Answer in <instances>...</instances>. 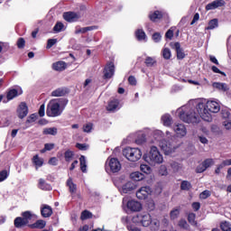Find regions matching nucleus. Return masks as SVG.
Returning a JSON list of instances; mask_svg holds the SVG:
<instances>
[{"label":"nucleus","mask_w":231,"mask_h":231,"mask_svg":"<svg viewBox=\"0 0 231 231\" xmlns=\"http://www.w3.org/2000/svg\"><path fill=\"white\" fill-rule=\"evenodd\" d=\"M189 104L196 106L198 115L205 122H210L212 120V113H219L221 111V106L217 101L208 100L207 103H203L198 100H189Z\"/></svg>","instance_id":"f257e3e1"},{"label":"nucleus","mask_w":231,"mask_h":231,"mask_svg":"<svg viewBox=\"0 0 231 231\" xmlns=\"http://www.w3.org/2000/svg\"><path fill=\"white\" fill-rule=\"evenodd\" d=\"M194 107L196 106L189 101L186 106L177 109L179 118L186 124H198L199 122V116L194 111Z\"/></svg>","instance_id":"f03ea898"},{"label":"nucleus","mask_w":231,"mask_h":231,"mask_svg":"<svg viewBox=\"0 0 231 231\" xmlns=\"http://www.w3.org/2000/svg\"><path fill=\"white\" fill-rule=\"evenodd\" d=\"M153 137L157 142H159V147L163 151L164 154L169 155L172 154L174 151L178 149V146L165 141L162 140L163 138V132L162 130H156L153 133Z\"/></svg>","instance_id":"7ed1b4c3"},{"label":"nucleus","mask_w":231,"mask_h":231,"mask_svg":"<svg viewBox=\"0 0 231 231\" xmlns=\"http://www.w3.org/2000/svg\"><path fill=\"white\" fill-rule=\"evenodd\" d=\"M145 162L150 165H160L163 163V155L158 150V147L152 146L147 156H144Z\"/></svg>","instance_id":"20e7f679"},{"label":"nucleus","mask_w":231,"mask_h":231,"mask_svg":"<svg viewBox=\"0 0 231 231\" xmlns=\"http://www.w3.org/2000/svg\"><path fill=\"white\" fill-rule=\"evenodd\" d=\"M132 223L134 225H139L140 226H150L152 223V217L147 212H142L137 215H134L132 217Z\"/></svg>","instance_id":"39448f33"},{"label":"nucleus","mask_w":231,"mask_h":231,"mask_svg":"<svg viewBox=\"0 0 231 231\" xmlns=\"http://www.w3.org/2000/svg\"><path fill=\"white\" fill-rule=\"evenodd\" d=\"M47 116H60L62 115V109L60 108V103L59 99H52L49 102L46 111Z\"/></svg>","instance_id":"423d86ee"},{"label":"nucleus","mask_w":231,"mask_h":231,"mask_svg":"<svg viewBox=\"0 0 231 231\" xmlns=\"http://www.w3.org/2000/svg\"><path fill=\"white\" fill-rule=\"evenodd\" d=\"M123 154L129 162H138L142 158V151L138 148L127 147L123 151Z\"/></svg>","instance_id":"0eeeda50"},{"label":"nucleus","mask_w":231,"mask_h":231,"mask_svg":"<svg viewBox=\"0 0 231 231\" xmlns=\"http://www.w3.org/2000/svg\"><path fill=\"white\" fill-rule=\"evenodd\" d=\"M222 118L224 119L222 125L226 131H231V112L228 109H223L221 111Z\"/></svg>","instance_id":"6e6552de"},{"label":"nucleus","mask_w":231,"mask_h":231,"mask_svg":"<svg viewBox=\"0 0 231 231\" xmlns=\"http://www.w3.org/2000/svg\"><path fill=\"white\" fill-rule=\"evenodd\" d=\"M173 131L177 138H184V136H187V127L183 124H175L173 125Z\"/></svg>","instance_id":"1a4fd4ad"},{"label":"nucleus","mask_w":231,"mask_h":231,"mask_svg":"<svg viewBox=\"0 0 231 231\" xmlns=\"http://www.w3.org/2000/svg\"><path fill=\"white\" fill-rule=\"evenodd\" d=\"M106 165H108L111 172H118L122 169V164H120V161L116 158L108 159Z\"/></svg>","instance_id":"9d476101"},{"label":"nucleus","mask_w":231,"mask_h":231,"mask_svg":"<svg viewBox=\"0 0 231 231\" xmlns=\"http://www.w3.org/2000/svg\"><path fill=\"white\" fill-rule=\"evenodd\" d=\"M152 193V190L151 189V188L148 186H144L136 191V198L138 199H147V198H149Z\"/></svg>","instance_id":"9b49d317"},{"label":"nucleus","mask_w":231,"mask_h":231,"mask_svg":"<svg viewBox=\"0 0 231 231\" xmlns=\"http://www.w3.org/2000/svg\"><path fill=\"white\" fill-rule=\"evenodd\" d=\"M126 207L131 212H140L143 208L142 203L134 199L128 200L126 203Z\"/></svg>","instance_id":"f8f14e48"},{"label":"nucleus","mask_w":231,"mask_h":231,"mask_svg":"<svg viewBox=\"0 0 231 231\" xmlns=\"http://www.w3.org/2000/svg\"><path fill=\"white\" fill-rule=\"evenodd\" d=\"M137 187L138 186L136 185V183L133 181H128L122 186V188L120 189V192L121 194H129V192H133V190H136Z\"/></svg>","instance_id":"ddd939ff"},{"label":"nucleus","mask_w":231,"mask_h":231,"mask_svg":"<svg viewBox=\"0 0 231 231\" xmlns=\"http://www.w3.org/2000/svg\"><path fill=\"white\" fill-rule=\"evenodd\" d=\"M225 5H226L225 0H214L206 5V10L207 12L216 10L217 8H221V6H225Z\"/></svg>","instance_id":"4468645a"},{"label":"nucleus","mask_w":231,"mask_h":231,"mask_svg":"<svg viewBox=\"0 0 231 231\" xmlns=\"http://www.w3.org/2000/svg\"><path fill=\"white\" fill-rule=\"evenodd\" d=\"M214 165V159H206L200 165L197 167V172L201 173L205 172L208 167H212Z\"/></svg>","instance_id":"2eb2a0df"},{"label":"nucleus","mask_w":231,"mask_h":231,"mask_svg":"<svg viewBox=\"0 0 231 231\" xmlns=\"http://www.w3.org/2000/svg\"><path fill=\"white\" fill-rule=\"evenodd\" d=\"M171 48H172V50H175L177 53V59H179L180 60L185 59V52H183V49H181V45L180 44V42H171Z\"/></svg>","instance_id":"dca6fc26"},{"label":"nucleus","mask_w":231,"mask_h":231,"mask_svg":"<svg viewBox=\"0 0 231 231\" xmlns=\"http://www.w3.org/2000/svg\"><path fill=\"white\" fill-rule=\"evenodd\" d=\"M115 75V63L110 62L105 67L104 77L105 79H111Z\"/></svg>","instance_id":"f3484780"},{"label":"nucleus","mask_w":231,"mask_h":231,"mask_svg":"<svg viewBox=\"0 0 231 231\" xmlns=\"http://www.w3.org/2000/svg\"><path fill=\"white\" fill-rule=\"evenodd\" d=\"M63 18L68 23H75V21H79V19H80V14L73 12H68L63 14Z\"/></svg>","instance_id":"a211bd4d"},{"label":"nucleus","mask_w":231,"mask_h":231,"mask_svg":"<svg viewBox=\"0 0 231 231\" xmlns=\"http://www.w3.org/2000/svg\"><path fill=\"white\" fill-rule=\"evenodd\" d=\"M17 114L20 118H24L28 116V106H26V103H21L19 105Z\"/></svg>","instance_id":"6ab92c4d"},{"label":"nucleus","mask_w":231,"mask_h":231,"mask_svg":"<svg viewBox=\"0 0 231 231\" xmlns=\"http://www.w3.org/2000/svg\"><path fill=\"white\" fill-rule=\"evenodd\" d=\"M41 214L42 217H51V214H53V209L49 205L43 204L41 207Z\"/></svg>","instance_id":"aec40b11"},{"label":"nucleus","mask_w":231,"mask_h":231,"mask_svg":"<svg viewBox=\"0 0 231 231\" xmlns=\"http://www.w3.org/2000/svg\"><path fill=\"white\" fill-rule=\"evenodd\" d=\"M213 88L215 89H217L218 91H228V89H230V88L226 85V83H221V82H214L212 84Z\"/></svg>","instance_id":"412c9836"},{"label":"nucleus","mask_w":231,"mask_h":231,"mask_svg":"<svg viewBox=\"0 0 231 231\" xmlns=\"http://www.w3.org/2000/svg\"><path fill=\"white\" fill-rule=\"evenodd\" d=\"M66 185L69 187V191L70 194H77V184L73 183V179L69 178Z\"/></svg>","instance_id":"4be33fe9"},{"label":"nucleus","mask_w":231,"mask_h":231,"mask_svg":"<svg viewBox=\"0 0 231 231\" xmlns=\"http://www.w3.org/2000/svg\"><path fill=\"white\" fill-rule=\"evenodd\" d=\"M162 122L165 127H171L172 125V117L169 114H165L162 116Z\"/></svg>","instance_id":"5701e85b"},{"label":"nucleus","mask_w":231,"mask_h":231,"mask_svg":"<svg viewBox=\"0 0 231 231\" xmlns=\"http://www.w3.org/2000/svg\"><path fill=\"white\" fill-rule=\"evenodd\" d=\"M116 109H120V102L117 99L110 101L107 106V111H116Z\"/></svg>","instance_id":"b1692460"},{"label":"nucleus","mask_w":231,"mask_h":231,"mask_svg":"<svg viewBox=\"0 0 231 231\" xmlns=\"http://www.w3.org/2000/svg\"><path fill=\"white\" fill-rule=\"evenodd\" d=\"M26 225H28V221L21 217H18L14 219V226L16 228H23V226H26Z\"/></svg>","instance_id":"393cba45"},{"label":"nucleus","mask_w":231,"mask_h":231,"mask_svg":"<svg viewBox=\"0 0 231 231\" xmlns=\"http://www.w3.org/2000/svg\"><path fill=\"white\" fill-rule=\"evenodd\" d=\"M66 62L57 61L56 63L52 64V69H55V71H64V69H66Z\"/></svg>","instance_id":"a878e982"},{"label":"nucleus","mask_w":231,"mask_h":231,"mask_svg":"<svg viewBox=\"0 0 231 231\" xmlns=\"http://www.w3.org/2000/svg\"><path fill=\"white\" fill-rule=\"evenodd\" d=\"M130 178L134 180V181H142V180H144L145 175L140 171H134L130 174Z\"/></svg>","instance_id":"bb28decb"},{"label":"nucleus","mask_w":231,"mask_h":231,"mask_svg":"<svg viewBox=\"0 0 231 231\" xmlns=\"http://www.w3.org/2000/svg\"><path fill=\"white\" fill-rule=\"evenodd\" d=\"M149 17H150L151 21H153L154 23H156L163 17V14L160 11H155L153 13H151Z\"/></svg>","instance_id":"cd10ccee"},{"label":"nucleus","mask_w":231,"mask_h":231,"mask_svg":"<svg viewBox=\"0 0 231 231\" xmlns=\"http://www.w3.org/2000/svg\"><path fill=\"white\" fill-rule=\"evenodd\" d=\"M38 187L42 190H51V185L46 183V180H44L43 179L39 180Z\"/></svg>","instance_id":"c85d7f7f"},{"label":"nucleus","mask_w":231,"mask_h":231,"mask_svg":"<svg viewBox=\"0 0 231 231\" xmlns=\"http://www.w3.org/2000/svg\"><path fill=\"white\" fill-rule=\"evenodd\" d=\"M98 27L97 26H88V27H83V28H79V29H77L75 31V33L76 34H79V33H86L87 32H91L93 30H97Z\"/></svg>","instance_id":"c756f323"},{"label":"nucleus","mask_w":231,"mask_h":231,"mask_svg":"<svg viewBox=\"0 0 231 231\" xmlns=\"http://www.w3.org/2000/svg\"><path fill=\"white\" fill-rule=\"evenodd\" d=\"M32 163L35 164L36 169L37 167H42V165L44 164V160L41 157H39V155H34L32 157Z\"/></svg>","instance_id":"7c9ffc66"},{"label":"nucleus","mask_w":231,"mask_h":231,"mask_svg":"<svg viewBox=\"0 0 231 231\" xmlns=\"http://www.w3.org/2000/svg\"><path fill=\"white\" fill-rule=\"evenodd\" d=\"M135 37L138 39V41H146L147 35H145V32L143 30H137L135 32Z\"/></svg>","instance_id":"2f4dec72"},{"label":"nucleus","mask_w":231,"mask_h":231,"mask_svg":"<svg viewBox=\"0 0 231 231\" xmlns=\"http://www.w3.org/2000/svg\"><path fill=\"white\" fill-rule=\"evenodd\" d=\"M46 226V221L40 219L37 220L34 224L31 225V228H44Z\"/></svg>","instance_id":"473e14b6"},{"label":"nucleus","mask_w":231,"mask_h":231,"mask_svg":"<svg viewBox=\"0 0 231 231\" xmlns=\"http://www.w3.org/2000/svg\"><path fill=\"white\" fill-rule=\"evenodd\" d=\"M66 90L64 88H57L51 92V97H64Z\"/></svg>","instance_id":"72a5a7b5"},{"label":"nucleus","mask_w":231,"mask_h":231,"mask_svg":"<svg viewBox=\"0 0 231 231\" xmlns=\"http://www.w3.org/2000/svg\"><path fill=\"white\" fill-rule=\"evenodd\" d=\"M23 218L27 221V225L30 223V221H32V218L33 217V215L32 212L30 211H25L22 214Z\"/></svg>","instance_id":"f704fd0d"},{"label":"nucleus","mask_w":231,"mask_h":231,"mask_svg":"<svg viewBox=\"0 0 231 231\" xmlns=\"http://www.w3.org/2000/svg\"><path fill=\"white\" fill-rule=\"evenodd\" d=\"M17 95H19V92L17 91V89L13 88L8 91L7 99L14 100V98H15V97H17Z\"/></svg>","instance_id":"c9c22d12"},{"label":"nucleus","mask_w":231,"mask_h":231,"mask_svg":"<svg viewBox=\"0 0 231 231\" xmlns=\"http://www.w3.org/2000/svg\"><path fill=\"white\" fill-rule=\"evenodd\" d=\"M218 22L217 19L210 20L208 23V26L206 28V30H214L215 28H217Z\"/></svg>","instance_id":"e433bc0d"},{"label":"nucleus","mask_w":231,"mask_h":231,"mask_svg":"<svg viewBox=\"0 0 231 231\" xmlns=\"http://www.w3.org/2000/svg\"><path fill=\"white\" fill-rule=\"evenodd\" d=\"M73 156H75V153L71 150H67L64 153L65 161L69 162L71 160H73Z\"/></svg>","instance_id":"4c0bfd02"},{"label":"nucleus","mask_w":231,"mask_h":231,"mask_svg":"<svg viewBox=\"0 0 231 231\" xmlns=\"http://www.w3.org/2000/svg\"><path fill=\"white\" fill-rule=\"evenodd\" d=\"M43 134H51V136H55L57 134V128L56 127L45 128L43 130Z\"/></svg>","instance_id":"58836bf2"},{"label":"nucleus","mask_w":231,"mask_h":231,"mask_svg":"<svg viewBox=\"0 0 231 231\" xmlns=\"http://www.w3.org/2000/svg\"><path fill=\"white\" fill-rule=\"evenodd\" d=\"M91 217H93V214L88 210L83 211L80 216V219L82 221L86 219H91Z\"/></svg>","instance_id":"ea45409f"},{"label":"nucleus","mask_w":231,"mask_h":231,"mask_svg":"<svg viewBox=\"0 0 231 231\" xmlns=\"http://www.w3.org/2000/svg\"><path fill=\"white\" fill-rule=\"evenodd\" d=\"M181 190H190L192 189V185L188 180H183L180 184Z\"/></svg>","instance_id":"a19ab883"},{"label":"nucleus","mask_w":231,"mask_h":231,"mask_svg":"<svg viewBox=\"0 0 231 231\" xmlns=\"http://www.w3.org/2000/svg\"><path fill=\"white\" fill-rule=\"evenodd\" d=\"M162 57L163 59H165L166 60H169V59H171V57H172V54L171 52V49L169 48H164L162 50Z\"/></svg>","instance_id":"79ce46f5"},{"label":"nucleus","mask_w":231,"mask_h":231,"mask_svg":"<svg viewBox=\"0 0 231 231\" xmlns=\"http://www.w3.org/2000/svg\"><path fill=\"white\" fill-rule=\"evenodd\" d=\"M188 221L190 223V225H193V226H196L198 225V222H196V214L189 213L188 216Z\"/></svg>","instance_id":"37998d69"},{"label":"nucleus","mask_w":231,"mask_h":231,"mask_svg":"<svg viewBox=\"0 0 231 231\" xmlns=\"http://www.w3.org/2000/svg\"><path fill=\"white\" fill-rule=\"evenodd\" d=\"M64 30V23L58 22L55 26L53 27V31L56 32V33H59Z\"/></svg>","instance_id":"c03bdc74"},{"label":"nucleus","mask_w":231,"mask_h":231,"mask_svg":"<svg viewBox=\"0 0 231 231\" xmlns=\"http://www.w3.org/2000/svg\"><path fill=\"white\" fill-rule=\"evenodd\" d=\"M79 162H80V170L82 171V172H86V167H88V165L86 164V157L82 155L79 158Z\"/></svg>","instance_id":"a18cd8bd"},{"label":"nucleus","mask_w":231,"mask_h":231,"mask_svg":"<svg viewBox=\"0 0 231 231\" xmlns=\"http://www.w3.org/2000/svg\"><path fill=\"white\" fill-rule=\"evenodd\" d=\"M171 167L174 172H179V171H181L182 168L181 164L176 162H171Z\"/></svg>","instance_id":"49530a36"},{"label":"nucleus","mask_w":231,"mask_h":231,"mask_svg":"<svg viewBox=\"0 0 231 231\" xmlns=\"http://www.w3.org/2000/svg\"><path fill=\"white\" fill-rule=\"evenodd\" d=\"M144 63L148 68H151L152 66H154V64H156V60H154V58H152V57H147L145 59Z\"/></svg>","instance_id":"de8ad7c7"},{"label":"nucleus","mask_w":231,"mask_h":231,"mask_svg":"<svg viewBox=\"0 0 231 231\" xmlns=\"http://www.w3.org/2000/svg\"><path fill=\"white\" fill-rule=\"evenodd\" d=\"M178 216H180V208H174L170 213L171 219H178Z\"/></svg>","instance_id":"09e8293b"},{"label":"nucleus","mask_w":231,"mask_h":231,"mask_svg":"<svg viewBox=\"0 0 231 231\" xmlns=\"http://www.w3.org/2000/svg\"><path fill=\"white\" fill-rule=\"evenodd\" d=\"M140 169L144 174H151V166L147 164H141Z\"/></svg>","instance_id":"8fccbe9b"},{"label":"nucleus","mask_w":231,"mask_h":231,"mask_svg":"<svg viewBox=\"0 0 231 231\" xmlns=\"http://www.w3.org/2000/svg\"><path fill=\"white\" fill-rule=\"evenodd\" d=\"M91 131H93V124L87 123L83 125V132L84 133H90Z\"/></svg>","instance_id":"3c124183"},{"label":"nucleus","mask_w":231,"mask_h":231,"mask_svg":"<svg viewBox=\"0 0 231 231\" xmlns=\"http://www.w3.org/2000/svg\"><path fill=\"white\" fill-rule=\"evenodd\" d=\"M220 228L223 231H231L230 223H228V222H222L220 224Z\"/></svg>","instance_id":"603ef678"},{"label":"nucleus","mask_w":231,"mask_h":231,"mask_svg":"<svg viewBox=\"0 0 231 231\" xmlns=\"http://www.w3.org/2000/svg\"><path fill=\"white\" fill-rule=\"evenodd\" d=\"M159 174H161V176H167L169 174V171H167V166L161 165L159 169Z\"/></svg>","instance_id":"864d4df0"},{"label":"nucleus","mask_w":231,"mask_h":231,"mask_svg":"<svg viewBox=\"0 0 231 231\" xmlns=\"http://www.w3.org/2000/svg\"><path fill=\"white\" fill-rule=\"evenodd\" d=\"M77 149H79V151H88V149H89V145L86 144V143H77L76 144Z\"/></svg>","instance_id":"5fc2aeb1"},{"label":"nucleus","mask_w":231,"mask_h":231,"mask_svg":"<svg viewBox=\"0 0 231 231\" xmlns=\"http://www.w3.org/2000/svg\"><path fill=\"white\" fill-rule=\"evenodd\" d=\"M200 199H207V198H210V191L209 190H204L199 194Z\"/></svg>","instance_id":"6e6d98bb"},{"label":"nucleus","mask_w":231,"mask_h":231,"mask_svg":"<svg viewBox=\"0 0 231 231\" xmlns=\"http://www.w3.org/2000/svg\"><path fill=\"white\" fill-rule=\"evenodd\" d=\"M179 226H180V228H184L185 230H187V228H189V224L187 223V220L180 219L179 221Z\"/></svg>","instance_id":"4d7b16f0"},{"label":"nucleus","mask_w":231,"mask_h":231,"mask_svg":"<svg viewBox=\"0 0 231 231\" xmlns=\"http://www.w3.org/2000/svg\"><path fill=\"white\" fill-rule=\"evenodd\" d=\"M57 44V39H49L47 42V50H50L52 46Z\"/></svg>","instance_id":"13d9d810"},{"label":"nucleus","mask_w":231,"mask_h":231,"mask_svg":"<svg viewBox=\"0 0 231 231\" xmlns=\"http://www.w3.org/2000/svg\"><path fill=\"white\" fill-rule=\"evenodd\" d=\"M55 147V144L53 143H46L44 145V149L42 150V152H46V151H51Z\"/></svg>","instance_id":"bf43d9fd"},{"label":"nucleus","mask_w":231,"mask_h":231,"mask_svg":"<svg viewBox=\"0 0 231 231\" xmlns=\"http://www.w3.org/2000/svg\"><path fill=\"white\" fill-rule=\"evenodd\" d=\"M35 120H37V115L32 114L29 117H27L26 122H27V124H32V123L35 122Z\"/></svg>","instance_id":"052dcab7"},{"label":"nucleus","mask_w":231,"mask_h":231,"mask_svg":"<svg viewBox=\"0 0 231 231\" xmlns=\"http://www.w3.org/2000/svg\"><path fill=\"white\" fill-rule=\"evenodd\" d=\"M6 178H8V171H2L0 172V181H5V180H6Z\"/></svg>","instance_id":"680f3d73"},{"label":"nucleus","mask_w":231,"mask_h":231,"mask_svg":"<svg viewBox=\"0 0 231 231\" xmlns=\"http://www.w3.org/2000/svg\"><path fill=\"white\" fill-rule=\"evenodd\" d=\"M152 41H154V42H160V41H162V34L155 32L152 35Z\"/></svg>","instance_id":"e2e57ef3"},{"label":"nucleus","mask_w":231,"mask_h":231,"mask_svg":"<svg viewBox=\"0 0 231 231\" xmlns=\"http://www.w3.org/2000/svg\"><path fill=\"white\" fill-rule=\"evenodd\" d=\"M25 41L23 38H20L18 41H17V47L22 49V48H24V44H25Z\"/></svg>","instance_id":"0e129e2a"},{"label":"nucleus","mask_w":231,"mask_h":231,"mask_svg":"<svg viewBox=\"0 0 231 231\" xmlns=\"http://www.w3.org/2000/svg\"><path fill=\"white\" fill-rule=\"evenodd\" d=\"M220 165L222 166V167H230V165H231V159H226V160H224L221 163H220Z\"/></svg>","instance_id":"69168bd1"},{"label":"nucleus","mask_w":231,"mask_h":231,"mask_svg":"<svg viewBox=\"0 0 231 231\" xmlns=\"http://www.w3.org/2000/svg\"><path fill=\"white\" fill-rule=\"evenodd\" d=\"M59 163V160L56 158V157H51L50 160H49V164L50 165H57Z\"/></svg>","instance_id":"338daca9"},{"label":"nucleus","mask_w":231,"mask_h":231,"mask_svg":"<svg viewBox=\"0 0 231 231\" xmlns=\"http://www.w3.org/2000/svg\"><path fill=\"white\" fill-rule=\"evenodd\" d=\"M154 208H156V206L154 204V200H150L148 202V209L149 210H154Z\"/></svg>","instance_id":"774afa93"}]
</instances>
